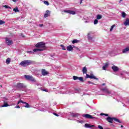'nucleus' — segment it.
Here are the masks:
<instances>
[{
	"instance_id": "1",
	"label": "nucleus",
	"mask_w": 129,
	"mask_h": 129,
	"mask_svg": "<svg viewBox=\"0 0 129 129\" xmlns=\"http://www.w3.org/2000/svg\"><path fill=\"white\" fill-rule=\"evenodd\" d=\"M35 47L38 48L33 49V51L34 52H41L42 51H44L45 50V43L43 42H38L36 44Z\"/></svg>"
},
{
	"instance_id": "2",
	"label": "nucleus",
	"mask_w": 129,
	"mask_h": 129,
	"mask_svg": "<svg viewBox=\"0 0 129 129\" xmlns=\"http://www.w3.org/2000/svg\"><path fill=\"white\" fill-rule=\"evenodd\" d=\"M106 120L108 122H110V123H112V122H113V120H114V121H116V122H119V123H121V121L119 120V119L115 117H111L108 116L106 118Z\"/></svg>"
},
{
	"instance_id": "3",
	"label": "nucleus",
	"mask_w": 129,
	"mask_h": 129,
	"mask_svg": "<svg viewBox=\"0 0 129 129\" xmlns=\"http://www.w3.org/2000/svg\"><path fill=\"white\" fill-rule=\"evenodd\" d=\"M31 64H32V60H23L20 63V65L23 67H27V66H29V65H31Z\"/></svg>"
},
{
	"instance_id": "4",
	"label": "nucleus",
	"mask_w": 129,
	"mask_h": 129,
	"mask_svg": "<svg viewBox=\"0 0 129 129\" xmlns=\"http://www.w3.org/2000/svg\"><path fill=\"white\" fill-rule=\"evenodd\" d=\"M24 76L26 79H27V80H30L32 82H36V80H35V79L33 77V76L27 75H25Z\"/></svg>"
},
{
	"instance_id": "5",
	"label": "nucleus",
	"mask_w": 129,
	"mask_h": 129,
	"mask_svg": "<svg viewBox=\"0 0 129 129\" xmlns=\"http://www.w3.org/2000/svg\"><path fill=\"white\" fill-rule=\"evenodd\" d=\"M86 76L85 78L86 79L90 78L91 79H95V80H98V78H96V77L93 75V74H91L90 75H89L88 74H87V73H86Z\"/></svg>"
},
{
	"instance_id": "6",
	"label": "nucleus",
	"mask_w": 129,
	"mask_h": 129,
	"mask_svg": "<svg viewBox=\"0 0 129 129\" xmlns=\"http://www.w3.org/2000/svg\"><path fill=\"white\" fill-rule=\"evenodd\" d=\"M88 39L89 41H92L94 39V36L92 32H90L88 34Z\"/></svg>"
},
{
	"instance_id": "7",
	"label": "nucleus",
	"mask_w": 129,
	"mask_h": 129,
	"mask_svg": "<svg viewBox=\"0 0 129 129\" xmlns=\"http://www.w3.org/2000/svg\"><path fill=\"white\" fill-rule=\"evenodd\" d=\"M73 78L74 79V80H79L80 81H81V82H84V80H83V78L82 77H78L77 76H74L73 77Z\"/></svg>"
},
{
	"instance_id": "8",
	"label": "nucleus",
	"mask_w": 129,
	"mask_h": 129,
	"mask_svg": "<svg viewBox=\"0 0 129 129\" xmlns=\"http://www.w3.org/2000/svg\"><path fill=\"white\" fill-rule=\"evenodd\" d=\"M6 43L7 44L8 46H11V45H13V40H11L9 38H6Z\"/></svg>"
},
{
	"instance_id": "9",
	"label": "nucleus",
	"mask_w": 129,
	"mask_h": 129,
	"mask_svg": "<svg viewBox=\"0 0 129 129\" xmlns=\"http://www.w3.org/2000/svg\"><path fill=\"white\" fill-rule=\"evenodd\" d=\"M16 87L19 89H21L22 88H26V86L24 85V84L21 83H18Z\"/></svg>"
},
{
	"instance_id": "10",
	"label": "nucleus",
	"mask_w": 129,
	"mask_h": 129,
	"mask_svg": "<svg viewBox=\"0 0 129 129\" xmlns=\"http://www.w3.org/2000/svg\"><path fill=\"white\" fill-rule=\"evenodd\" d=\"M83 117H85L86 118H89L90 119H92L94 118L93 116H91V115H90L89 114H83L82 115Z\"/></svg>"
},
{
	"instance_id": "11",
	"label": "nucleus",
	"mask_w": 129,
	"mask_h": 129,
	"mask_svg": "<svg viewBox=\"0 0 129 129\" xmlns=\"http://www.w3.org/2000/svg\"><path fill=\"white\" fill-rule=\"evenodd\" d=\"M64 13H67V14H70V15H76V12L74 11L71 10H64Z\"/></svg>"
},
{
	"instance_id": "12",
	"label": "nucleus",
	"mask_w": 129,
	"mask_h": 129,
	"mask_svg": "<svg viewBox=\"0 0 129 129\" xmlns=\"http://www.w3.org/2000/svg\"><path fill=\"white\" fill-rule=\"evenodd\" d=\"M102 91H104L105 93H107L108 94H111V92L108 90V89L106 88H103L101 89Z\"/></svg>"
},
{
	"instance_id": "13",
	"label": "nucleus",
	"mask_w": 129,
	"mask_h": 129,
	"mask_svg": "<svg viewBox=\"0 0 129 129\" xmlns=\"http://www.w3.org/2000/svg\"><path fill=\"white\" fill-rule=\"evenodd\" d=\"M70 114L71 116H72V117H78V116L80 115V114L79 113H74L72 112H71Z\"/></svg>"
},
{
	"instance_id": "14",
	"label": "nucleus",
	"mask_w": 129,
	"mask_h": 129,
	"mask_svg": "<svg viewBox=\"0 0 129 129\" xmlns=\"http://www.w3.org/2000/svg\"><path fill=\"white\" fill-rule=\"evenodd\" d=\"M48 74H49V73L47 72V71H46L45 69H43L42 70V75L43 76H46V75H48Z\"/></svg>"
},
{
	"instance_id": "15",
	"label": "nucleus",
	"mask_w": 129,
	"mask_h": 129,
	"mask_svg": "<svg viewBox=\"0 0 129 129\" xmlns=\"http://www.w3.org/2000/svg\"><path fill=\"white\" fill-rule=\"evenodd\" d=\"M50 11L47 10L44 14V18H48V17H50Z\"/></svg>"
},
{
	"instance_id": "16",
	"label": "nucleus",
	"mask_w": 129,
	"mask_h": 129,
	"mask_svg": "<svg viewBox=\"0 0 129 129\" xmlns=\"http://www.w3.org/2000/svg\"><path fill=\"white\" fill-rule=\"evenodd\" d=\"M23 103L24 104H25L24 105V107H26V108H29L31 107V106L30 105H29V103L24 102V101H23Z\"/></svg>"
},
{
	"instance_id": "17",
	"label": "nucleus",
	"mask_w": 129,
	"mask_h": 129,
	"mask_svg": "<svg viewBox=\"0 0 129 129\" xmlns=\"http://www.w3.org/2000/svg\"><path fill=\"white\" fill-rule=\"evenodd\" d=\"M112 69L114 71V72H116V71H118V68L116 66H113L112 67Z\"/></svg>"
},
{
	"instance_id": "18",
	"label": "nucleus",
	"mask_w": 129,
	"mask_h": 129,
	"mask_svg": "<svg viewBox=\"0 0 129 129\" xmlns=\"http://www.w3.org/2000/svg\"><path fill=\"white\" fill-rule=\"evenodd\" d=\"M85 127H86L87 128H89V127H94V125H90V124L88 123H86L85 124Z\"/></svg>"
},
{
	"instance_id": "19",
	"label": "nucleus",
	"mask_w": 129,
	"mask_h": 129,
	"mask_svg": "<svg viewBox=\"0 0 129 129\" xmlns=\"http://www.w3.org/2000/svg\"><path fill=\"white\" fill-rule=\"evenodd\" d=\"M82 72L83 74H86V73H87V69L86 67L83 68Z\"/></svg>"
},
{
	"instance_id": "20",
	"label": "nucleus",
	"mask_w": 129,
	"mask_h": 129,
	"mask_svg": "<svg viewBox=\"0 0 129 129\" xmlns=\"http://www.w3.org/2000/svg\"><path fill=\"white\" fill-rule=\"evenodd\" d=\"M67 50L68 51H72V50H73V47H72V45H69L68 46H67Z\"/></svg>"
},
{
	"instance_id": "21",
	"label": "nucleus",
	"mask_w": 129,
	"mask_h": 129,
	"mask_svg": "<svg viewBox=\"0 0 129 129\" xmlns=\"http://www.w3.org/2000/svg\"><path fill=\"white\" fill-rule=\"evenodd\" d=\"M97 20H100L101 19H102V15H98L96 17Z\"/></svg>"
},
{
	"instance_id": "22",
	"label": "nucleus",
	"mask_w": 129,
	"mask_h": 129,
	"mask_svg": "<svg viewBox=\"0 0 129 129\" xmlns=\"http://www.w3.org/2000/svg\"><path fill=\"white\" fill-rule=\"evenodd\" d=\"M125 26H129V19H126L124 23Z\"/></svg>"
},
{
	"instance_id": "23",
	"label": "nucleus",
	"mask_w": 129,
	"mask_h": 129,
	"mask_svg": "<svg viewBox=\"0 0 129 129\" xmlns=\"http://www.w3.org/2000/svg\"><path fill=\"white\" fill-rule=\"evenodd\" d=\"M129 51V48H126L122 50V53H126V52H128Z\"/></svg>"
},
{
	"instance_id": "24",
	"label": "nucleus",
	"mask_w": 129,
	"mask_h": 129,
	"mask_svg": "<svg viewBox=\"0 0 129 129\" xmlns=\"http://www.w3.org/2000/svg\"><path fill=\"white\" fill-rule=\"evenodd\" d=\"M107 66H108V64L105 63L104 66H103L102 69L103 70H105L106 68H107Z\"/></svg>"
},
{
	"instance_id": "25",
	"label": "nucleus",
	"mask_w": 129,
	"mask_h": 129,
	"mask_svg": "<svg viewBox=\"0 0 129 129\" xmlns=\"http://www.w3.org/2000/svg\"><path fill=\"white\" fill-rule=\"evenodd\" d=\"M13 11L15 12V13H18L20 12V10H19V9L17 7L13 9Z\"/></svg>"
},
{
	"instance_id": "26",
	"label": "nucleus",
	"mask_w": 129,
	"mask_h": 129,
	"mask_svg": "<svg viewBox=\"0 0 129 129\" xmlns=\"http://www.w3.org/2000/svg\"><path fill=\"white\" fill-rule=\"evenodd\" d=\"M6 63L8 65V64H10L11 63V58H8L6 59Z\"/></svg>"
},
{
	"instance_id": "27",
	"label": "nucleus",
	"mask_w": 129,
	"mask_h": 129,
	"mask_svg": "<svg viewBox=\"0 0 129 129\" xmlns=\"http://www.w3.org/2000/svg\"><path fill=\"white\" fill-rule=\"evenodd\" d=\"M79 40L77 39H74L72 41L73 44H75V43H79Z\"/></svg>"
},
{
	"instance_id": "28",
	"label": "nucleus",
	"mask_w": 129,
	"mask_h": 129,
	"mask_svg": "<svg viewBox=\"0 0 129 129\" xmlns=\"http://www.w3.org/2000/svg\"><path fill=\"white\" fill-rule=\"evenodd\" d=\"M7 106H10L8 103H5L2 106V107H7Z\"/></svg>"
},
{
	"instance_id": "29",
	"label": "nucleus",
	"mask_w": 129,
	"mask_h": 129,
	"mask_svg": "<svg viewBox=\"0 0 129 129\" xmlns=\"http://www.w3.org/2000/svg\"><path fill=\"white\" fill-rule=\"evenodd\" d=\"M3 8H5V9H12V8H11V7H9V6L8 5H4L3 6Z\"/></svg>"
},
{
	"instance_id": "30",
	"label": "nucleus",
	"mask_w": 129,
	"mask_h": 129,
	"mask_svg": "<svg viewBox=\"0 0 129 129\" xmlns=\"http://www.w3.org/2000/svg\"><path fill=\"white\" fill-rule=\"evenodd\" d=\"M121 16L122 18H125V16H126V14L124 12H122Z\"/></svg>"
},
{
	"instance_id": "31",
	"label": "nucleus",
	"mask_w": 129,
	"mask_h": 129,
	"mask_svg": "<svg viewBox=\"0 0 129 129\" xmlns=\"http://www.w3.org/2000/svg\"><path fill=\"white\" fill-rule=\"evenodd\" d=\"M94 25H97V24H98V20H97V19H95L94 21Z\"/></svg>"
},
{
	"instance_id": "32",
	"label": "nucleus",
	"mask_w": 129,
	"mask_h": 129,
	"mask_svg": "<svg viewBox=\"0 0 129 129\" xmlns=\"http://www.w3.org/2000/svg\"><path fill=\"white\" fill-rule=\"evenodd\" d=\"M115 25H113L111 26V28L110 29V32H112V31L113 30V28H114Z\"/></svg>"
},
{
	"instance_id": "33",
	"label": "nucleus",
	"mask_w": 129,
	"mask_h": 129,
	"mask_svg": "<svg viewBox=\"0 0 129 129\" xmlns=\"http://www.w3.org/2000/svg\"><path fill=\"white\" fill-rule=\"evenodd\" d=\"M4 24H6V22L0 20V25H4Z\"/></svg>"
},
{
	"instance_id": "34",
	"label": "nucleus",
	"mask_w": 129,
	"mask_h": 129,
	"mask_svg": "<svg viewBox=\"0 0 129 129\" xmlns=\"http://www.w3.org/2000/svg\"><path fill=\"white\" fill-rule=\"evenodd\" d=\"M60 47H61L62 50H66V47L63 44H61Z\"/></svg>"
},
{
	"instance_id": "35",
	"label": "nucleus",
	"mask_w": 129,
	"mask_h": 129,
	"mask_svg": "<svg viewBox=\"0 0 129 129\" xmlns=\"http://www.w3.org/2000/svg\"><path fill=\"white\" fill-rule=\"evenodd\" d=\"M44 5H46V6H49V2L48 1H44Z\"/></svg>"
},
{
	"instance_id": "36",
	"label": "nucleus",
	"mask_w": 129,
	"mask_h": 129,
	"mask_svg": "<svg viewBox=\"0 0 129 129\" xmlns=\"http://www.w3.org/2000/svg\"><path fill=\"white\" fill-rule=\"evenodd\" d=\"M88 84H93V85H95V84H94V83L90 82V81H88Z\"/></svg>"
},
{
	"instance_id": "37",
	"label": "nucleus",
	"mask_w": 129,
	"mask_h": 129,
	"mask_svg": "<svg viewBox=\"0 0 129 129\" xmlns=\"http://www.w3.org/2000/svg\"><path fill=\"white\" fill-rule=\"evenodd\" d=\"M27 53H28L29 54H31L32 55H34V52L31 51H27Z\"/></svg>"
},
{
	"instance_id": "38",
	"label": "nucleus",
	"mask_w": 129,
	"mask_h": 129,
	"mask_svg": "<svg viewBox=\"0 0 129 129\" xmlns=\"http://www.w3.org/2000/svg\"><path fill=\"white\" fill-rule=\"evenodd\" d=\"M23 101L22 100H20L18 102L17 104H20V103H23Z\"/></svg>"
},
{
	"instance_id": "39",
	"label": "nucleus",
	"mask_w": 129,
	"mask_h": 129,
	"mask_svg": "<svg viewBox=\"0 0 129 129\" xmlns=\"http://www.w3.org/2000/svg\"><path fill=\"white\" fill-rule=\"evenodd\" d=\"M98 128L99 129H103V127L100 125H98Z\"/></svg>"
},
{
	"instance_id": "40",
	"label": "nucleus",
	"mask_w": 129,
	"mask_h": 129,
	"mask_svg": "<svg viewBox=\"0 0 129 129\" xmlns=\"http://www.w3.org/2000/svg\"><path fill=\"white\" fill-rule=\"evenodd\" d=\"M41 90L42 91H45V92H48V90H47L46 89H42V88H41Z\"/></svg>"
},
{
	"instance_id": "41",
	"label": "nucleus",
	"mask_w": 129,
	"mask_h": 129,
	"mask_svg": "<svg viewBox=\"0 0 129 129\" xmlns=\"http://www.w3.org/2000/svg\"><path fill=\"white\" fill-rule=\"evenodd\" d=\"M77 121L78 122H80V123H83V120H81V121L77 120Z\"/></svg>"
},
{
	"instance_id": "42",
	"label": "nucleus",
	"mask_w": 129,
	"mask_h": 129,
	"mask_svg": "<svg viewBox=\"0 0 129 129\" xmlns=\"http://www.w3.org/2000/svg\"><path fill=\"white\" fill-rule=\"evenodd\" d=\"M54 115H55V116H59V115L56 113H53Z\"/></svg>"
},
{
	"instance_id": "43",
	"label": "nucleus",
	"mask_w": 129,
	"mask_h": 129,
	"mask_svg": "<svg viewBox=\"0 0 129 129\" xmlns=\"http://www.w3.org/2000/svg\"><path fill=\"white\" fill-rule=\"evenodd\" d=\"M15 108H20V106L17 105V106L15 107Z\"/></svg>"
},
{
	"instance_id": "44",
	"label": "nucleus",
	"mask_w": 129,
	"mask_h": 129,
	"mask_svg": "<svg viewBox=\"0 0 129 129\" xmlns=\"http://www.w3.org/2000/svg\"><path fill=\"white\" fill-rule=\"evenodd\" d=\"M13 2H14V3H16V2H18L19 0H12Z\"/></svg>"
},
{
	"instance_id": "45",
	"label": "nucleus",
	"mask_w": 129,
	"mask_h": 129,
	"mask_svg": "<svg viewBox=\"0 0 129 129\" xmlns=\"http://www.w3.org/2000/svg\"><path fill=\"white\" fill-rule=\"evenodd\" d=\"M39 26L41 27H43V26H44V25L43 24H39Z\"/></svg>"
},
{
	"instance_id": "46",
	"label": "nucleus",
	"mask_w": 129,
	"mask_h": 129,
	"mask_svg": "<svg viewBox=\"0 0 129 129\" xmlns=\"http://www.w3.org/2000/svg\"><path fill=\"white\" fill-rule=\"evenodd\" d=\"M104 114H105V113H101L100 114V115L103 116V115H104Z\"/></svg>"
},
{
	"instance_id": "47",
	"label": "nucleus",
	"mask_w": 129,
	"mask_h": 129,
	"mask_svg": "<svg viewBox=\"0 0 129 129\" xmlns=\"http://www.w3.org/2000/svg\"><path fill=\"white\" fill-rule=\"evenodd\" d=\"M83 0H81V1H80V5H81V4H82V1H83Z\"/></svg>"
},
{
	"instance_id": "48",
	"label": "nucleus",
	"mask_w": 129,
	"mask_h": 129,
	"mask_svg": "<svg viewBox=\"0 0 129 129\" xmlns=\"http://www.w3.org/2000/svg\"><path fill=\"white\" fill-rule=\"evenodd\" d=\"M104 115L105 116H108V114H105Z\"/></svg>"
},
{
	"instance_id": "49",
	"label": "nucleus",
	"mask_w": 129,
	"mask_h": 129,
	"mask_svg": "<svg viewBox=\"0 0 129 129\" xmlns=\"http://www.w3.org/2000/svg\"><path fill=\"white\" fill-rule=\"evenodd\" d=\"M102 85L103 86H104V85H105V83L102 84Z\"/></svg>"
},
{
	"instance_id": "50",
	"label": "nucleus",
	"mask_w": 129,
	"mask_h": 129,
	"mask_svg": "<svg viewBox=\"0 0 129 129\" xmlns=\"http://www.w3.org/2000/svg\"><path fill=\"white\" fill-rule=\"evenodd\" d=\"M123 106H126V105H125V104H123Z\"/></svg>"
},
{
	"instance_id": "51",
	"label": "nucleus",
	"mask_w": 129,
	"mask_h": 129,
	"mask_svg": "<svg viewBox=\"0 0 129 129\" xmlns=\"http://www.w3.org/2000/svg\"><path fill=\"white\" fill-rule=\"evenodd\" d=\"M121 127H123V126L122 125H121Z\"/></svg>"
},
{
	"instance_id": "52",
	"label": "nucleus",
	"mask_w": 129,
	"mask_h": 129,
	"mask_svg": "<svg viewBox=\"0 0 129 129\" xmlns=\"http://www.w3.org/2000/svg\"><path fill=\"white\" fill-rule=\"evenodd\" d=\"M72 93V94H74V93Z\"/></svg>"
},
{
	"instance_id": "53",
	"label": "nucleus",
	"mask_w": 129,
	"mask_h": 129,
	"mask_svg": "<svg viewBox=\"0 0 129 129\" xmlns=\"http://www.w3.org/2000/svg\"><path fill=\"white\" fill-rule=\"evenodd\" d=\"M120 2H122V0H120Z\"/></svg>"
},
{
	"instance_id": "54",
	"label": "nucleus",
	"mask_w": 129,
	"mask_h": 129,
	"mask_svg": "<svg viewBox=\"0 0 129 129\" xmlns=\"http://www.w3.org/2000/svg\"><path fill=\"white\" fill-rule=\"evenodd\" d=\"M121 75H122V74H121Z\"/></svg>"
}]
</instances>
